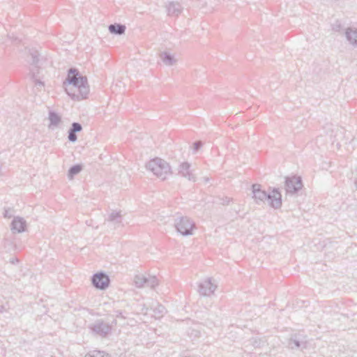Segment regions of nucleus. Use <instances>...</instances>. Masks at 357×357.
Instances as JSON below:
<instances>
[{
	"mask_svg": "<svg viewBox=\"0 0 357 357\" xmlns=\"http://www.w3.org/2000/svg\"><path fill=\"white\" fill-rule=\"evenodd\" d=\"M64 84L72 85L70 89L66 88V91L73 99L79 100L87 98L89 93L87 77L82 76L76 68H70Z\"/></svg>",
	"mask_w": 357,
	"mask_h": 357,
	"instance_id": "obj_1",
	"label": "nucleus"
},
{
	"mask_svg": "<svg viewBox=\"0 0 357 357\" xmlns=\"http://www.w3.org/2000/svg\"><path fill=\"white\" fill-rule=\"evenodd\" d=\"M253 198L257 203L267 201L268 204L274 208H279L282 206V195L278 188H273L271 193H267L261 189V185L255 183L252 185Z\"/></svg>",
	"mask_w": 357,
	"mask_h": 357,
	"instance_id": "obj_2",
	"label": "nucleus"
},
{
	"mask_svg": "<svg viewBox=\"0 0 357 357\" xmlns=\"http://www.w3.org/2000/svg\"><path fill=\"white\" fill-rule=\"evenodd\" d=\"M146 167L162 181L165 180L172 173L169 165L165 160L159 158L151 160L146 165Z\"/></svg>",
	"mask_w": 357,
	"mask_h": 357,
	"instance_id": "obj_3",
	"label": "nucleus"
},
{
	"mask_svg": "<svg viewBox=\"0 0 357 357\" xmlns=\"http://www.w3.org/2000/svg\"><path fill=\"white\" fill-rule=\"evenodd\" d=\"M174 227L181 235L190 236L192 234L195 224L187 216H178L174 219Z\"/></svg>",
	"mask_w": 357,
	"mask_h": 357,
	"instance_id": "obj_4",
	"label": "nucleus"
},
{
	"mask_svg": "<svg viewBox=\"0 0 357 357\" xmlns=\"http://www.w3.org/2000/svg\"><path fill=\"white\" fill-rule=\"evenodd\" d=\"M308 341L305 335L301 334L291 335L288 341V347L291 349H300L303 351L307 348Z\"/></svg>",
	"mask_w": 357,
	"mask_h": 357,
	"instance_id": "obj_5",
	"label": "nucleus"
},
{
	"mask_svg": "<svg viewBox=\"0 0 357 357\" xmlns=\"http://www.w3.org/2000/svg\"><path fill=\"white\" fill-rule=\"evenodd\" d=\"M303 188L302 179L300 176H291L285 178L284 188L287 194L294 195L297 193Z\"/></svg>",
	"mask_w": 357,
	"mask_h": 357,
	"instance_id": "obj_6",
	"label": "nucleus"
},
{
	"mask_svg": "<svg viewBox=\"0 0 357 357\" xmlns=\"http://www.w3.org/2000/svg\"><path fill=\"white\" fill-rule=\"evenodd\" d=\"M89 328L95 334L105 337L111 332L112 326L102 319H98L92 324Z\"/></svg>",
	"mask_w": 357,
	"mask_h": 357,
	"instance_id": "obj_7",
	"label": "nucleus"
},
{
	"mask_svg": "<svg viewBox=\"0 0 357 357\" xmlns=\"http://www.w3.org/2000/svg\"><path fill=\"white\" fill-rule=\"evenodd\" d=\"M91 282L93 287L96 289L105 290L109 287L110 279L106 273L100 272L95 273L92 276Z\"/></svg>",
	"mask_w": 357,
	"mask_h": 357,
	"instance_id": "obj_8",
	"label": "nucleus"
},
{
	"mask_svg": "<svg viewBox=\"0 0 357 357\" xmlns=\"http://www.w3.org/2000/svg\"><path fill=\"white\" fill-rule=\"evenodd\" d=\"M217 286L211 282V278H207L199 284V293L202 296H208L212 294Z\"/></svg>",
	"mask_w": 357,
	"mask_h": 357,
	"instance_id": "obj_9",
	"label": "nucleus"
},
{
	"mask_svg": "<svg viewBox=\"0 0 357 357\" xmlns=\"http://www.w3.org/2000/svg\"><path fill=\"white\" fill-rule=\"evenodd\" d=\"M26 221L20 217H15L11 222V230L14 233H21L25 231Z\"/></svg>",
	"mask_w": 357,
	"mask_h": 357,
	"instance_id": "obj_10",
	"label": "nucleus"
},
{
	"mask_svg": "<svg viewBox=\"0 0 357 357\" xmlns=\"http://www.w3.org/2000/svg\"><path fill=\"white\" fill-rule=\"evenodd\" d=\"M190 165L188 162L181 163L179 165L178 174L189 181H195V176L190 171Z\"/></svg>",
	"mask_w": 357,
	"mask_h": 357,
	"instance_id": "obj_11",
	"label": "nucleus"
},
{
	"mask_svg": "<svg viewBox=\"0 0 357 357\" xmlns=\"http://www.w3.org/2000/svg\"><path fill=\"white\" fill-rule=\"evenodd\" d=\"M82 130V126L79 123L73 122L71 124V127L68 131V139L71 142H75L77 140V137L76 133L81 132Z\"/></svg>",
	"mask_w": 357,
	"mask_h": 357,
	"instance_id": "obj_12",
	"label": "nucleus"
},
{
	"mask_svg": "<svg viewBox=\"0 0 357 357\" xmlns=\"http://www.w3.org/2000/svg\"><path fill=\"white\" fill-rule=\"evenodd\" d=\"M166 7L168 15L171 16H178L183 10L181 5L174 1L169 2Z\"/></svg>",
	"mask_w": 357,
	"mask_h": 357,
	"instance_id": "obj_13",
	"label": "nucleus"
},
{
	"mask_svg": "<svg viewBox=\"0 0 357 357\" xmlns=\"http://www.w3.org/2000/svg\"><path fill=\"white\" fill-rule=\"evenodd\" d=\"M345 36L351 45L357 46L356 28H347L345 31Z\"/></svg>",
	"mask_w": 357,
	"mask_h": 357,
	"instance_id": "obj_14",
	"label": "nucleus"
},
{
	"mask_svg": "<svg viewBox=\"0 0 357 357\" xmlns=\"http://www.w3.org/2000/svg\"><path fill=\"white\" fill-rule=\"evenodd\" d=\"M160 58L165 65L169 66L174 65L177 61L174 56L167 52H161L160 54Z\"/></svg>",
	"mask_w": 357,
	"mask_h": 357,
	"instance_id": "obj_15",
	"label": "nucleus"
},
{
	"mask_svg": "<svg viewBox=\"0 0 357 357\" xmlns=\"http://www.w3.org/2000/svg\"><path fill=\"white\" fill-rule=\"evenodd\" d=\"M29 56H31V61H30V63L31 66H33L31 69H34L35 71H37V73L39 72V53L37 50H29Z\"/></svg>",
	"mask_w": 357,
	"mask_h": 357,
	"instance_id": "obj_16",
	"label": "nucleus"
},
{
	"mask_svg": "<svg viewBox=\"0 0 357 357\" xmlns=\"http://www.w3.org/2000/svg\"><path fill=\"white\" fill-rule=\"evenodd\" d=\"M108 29L111 33L120 36L125 33L126 27L124 24L114 23L110 24Z\"/></svg>",
	"mask_w": 357,
	"mask_h": 357,
	"instance_id": "obj_17",
	"label": "nucleus"
},
{
	"mask_svg": "<svg viewBox=\"0 0 357 357\" xmlns=\"http://www.w3.org/2000/svg\"><path fill=\"white\" fill-rule=\"evenodd\" d=\"M48 119L50 120V125L49 128H52V127H56L59 124V123L61 121V116L54 111H50L49 112V116Z\"/></svg>",
	"mask_w": 357,
	"mask_h": 357,
	"instance_id": "obj_18",
	"label": "nucleus"
},
{
	"mask_svg": "<svg viewBox=\"0 0 357 357\" xmlns=\"http://www.w3.org/2000/svg\"><path fill=\"white\" fill-rule=\"evenodd\" d=\"M121 212H112L108 217L107 221L109 223L114 225V227H116L121 222Z\"/></svg>",
	"mask_w": 357,
	"mask_h": 357,
	"instance_id": "obj_19",
	"label": "nucleus"
},
{
	"mask_svg": "<svg viewBox=\"0 0 357 357\" xmlns=\"http://www.w3.org/2000/svg\"><path fill=\"white\" fill-rule=\"evenodd\" d=\"M146 275H144L143 274H138L136 275L134 278V282L137 288H142L145 287V283H146Z\"/></svg>",
	"mask_w": 357,
	"mask_h": 357,
	"instance_id": "obj_20",
	"label": "nucleus"
},
{
	"mask_svg": "<svg viewBox=\"0 0 357 357\" xmlns=\"http://www.w3.org/2000/svg\"><path fill=\"white\" fill-rule=\"evenodd\" d=\"M158 285V280L155 276L148 275L146 279L145 287L155 288Z\"/></svg>",
	"mask_w": 357,
	"mask_h": 357,
	"instance_id": "obj_21",
	"label": "nucleus"
},
{
	"mask_svg": "<svg viewBox=\"0 0 357 357\" xmlns=\"http://www.w3.org/2000/svg\"><path fill=\"white\" fill-rule=\"evenodd\" d=\"M82 169V166L81 165H75L70 167L68 172V176L70 179L73 178V177L78 174Z\"/></svg>",
	"mask_w": 357,
	"mask_h": 357,
	"instance_id": "obj_22",
	"label": "nucleus"
},
{
	"mask_svg": "<svg viewBox=\"0 0 357 357\" xmlns=\"http://www.w3.org/2000/svg\"><path fill=\"white\" fill-rule=\"evenodd\" d=\"M151 310H153L154 315L158 317H162L165 312V307L158 303L155 307H151Z\"/></svg>",
	"mask_w": 357,
	"mask_h": 357,
	"instance_id": "obj_23",
	"label": "nucleus"
},
{
	"mask_svg": "<svg viewBox=\"0 0 357 357\" xmlns=\"http://www.w3.org/2000/svg\"><path fill=\"white\" fill-rule=\"evenodd\" d=\"M85 357H110V356L103 351L95 350L86 355Z\"/></svg>",
	"mask_w": 357,
	"mask_h": 357,
	"instance_id": "obj_24",
	"label": "nucleus"
},
{
	"mask_svg": "<svg viewBox=\"0 0 357 357\" xmlns=\"http://www.w3.org/2000/svg\"><path fill=\"white\" fill-rule=\"evenodd\" d=\"M31 73L32 75V78L34 79L35 84L36 86H43L44 84L39 79H37V75L39 73L37 71H35L34 69H31Z\"/></svg>",
	"mask_w": 357,
	"mask_h": 357,
	"instance_id": "obj_25",
	"label": "nucleus"
},
{
	"mask_svg": "<svg viewBox=\"0 0 357 357\" xmlns=\"http://www.w3.org/2000/svg\"><path fill=\"white\" fill-rule=\"evenodd\" d=\"M342 26L339 20H336L333 24H332V29L333 31L335 32H339L342 30Z\"/></svg>",
	"mask_w": 357,
	"mask_h": 357,
	"instance_id": "obj_26",
	"label": "nucleus"
},
{
	"mask_svg": "<svg viewBox=\"0 0 357 357\" xmlns=\"http://www.w3.org/2000/svg\"><path fill=\"white\" fill-rule=\"evenodd\" d=\"M203 146L202 141H196L193 143V152L194 153L199 151Z\"/></svg>",
	"mask_w": 357,
	"mask_h": 357,
	"instance_id": "obj_27",
	"label": "nucleus"
},
{
	"mask_svg": "<svg viewBox=\"0 0 357 357\" xmlns=\"http://www.w3.org/2000/svg\"><path fill=\"white\" fill-rule=\"evenodd\" d=\"M114 313L116 318L126 319V317L123 314V312L122 310H114Z\"/></svg>",
	"mask_w": 357,
	"mask_h": 357,
	"instance_id": "obj_28",
	"label": "nucleus"
},
{
	"mask_svg": "<svg viewBox=\"0 0 357 357\" xmlns=\"http://www.w3.org/2000/svg\"><path fill=\"white\" fill-rule=\"evenodd\" d=\"M3 216L5 218H11L13 216V211L10 208L5 209V211L3 213Z\"/></svg>",
	"mask_w": 357,
	"mask_h": 357,
	"instance_id": "obj_29",
	"label": "nucleus"
},
{
	"mask_svg": "<svg viewBox=\"0 0 357 357\" xmlns=\"http://www.w3.org/2000/svg\"><path fill=\"white\" fill-rule=\"evenodd\" d=\"M147 310H148V308L146 307L145 305H143V307L142 309V313L146 314L147 313Z\"/></svg>",
	"mask_w": 357,
	"mask_h": 357,
	"instance_id": "obj_30",
	"label": "nucleus"
},
{
	"mask_svg": "<svg viewBox=\"0 0 357 357\" xmlns=\"http://www.w3.org/2000/svg\"><path fill=\"white\" fill-rule=\"evenodd\" d=\"M15 262H18V259L17 258H13L10 259V263L15 264Z\"/></svg>",
	"mask_w": 357,
	"mask_h": 357,
	"instance_id": "obj_31",
	"label": "nucleus"
},
{
	"mask_svg": "<svg viewBox=\"0 0 357 357\" xmlns=\"http://www.w3.org/2000/svg\"><path fill=\"white\" fill-rule=\"evenodd\" d=\"M354 208L353 207H349L348 208V212L349 213L350 211H351L352 210H354Z\"/></svg>",
	"mask_w": 357,
	"mask_h": 357,
	"instance_id": "obj_32",
	"label": "nucleus"
},
{
	"mask_svg": "<svg viewBox=\"0 0 357 357\" xmlns=\"http://www.w3.org/2000/svg\"><path fill=\"white\" fill-rule=\"evenodd\" d=\"M351 218H356V215H351L349 214V215Z\"/></svg>",
	"mask_w": 357,
	"mask_h": 357,
	"instance_id": "obj_33",
	"label": "nucleus"
},
{
	"mask_svg": "<svg viewBox=\"0 0 357 357\" xmlns=\"http://www.w3.org/2000/svg\"><path fill=\"white\" fill-rule=\"evenodd\" d=\"M204 180H205L206 182H207L208 181V178H205Z\"/></svg>",
	"mask_w": 357,
	"mask_h": 357,
	"instance_id": "obj_34",
	"label": "nucleus"
}]
</instances>
